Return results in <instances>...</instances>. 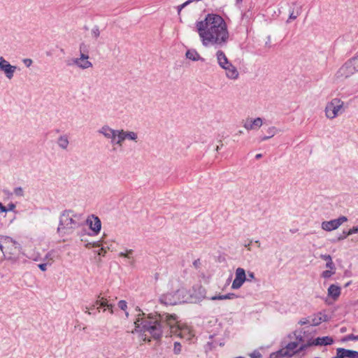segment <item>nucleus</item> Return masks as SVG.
Wrapping results in <instances>:
<instances>
[{
    "label": "nucleus",
    "instance_id": "nucleus-19",
    "mask_svg": "<svg viewBox=\"0 0 358 358\" xmlns=\"http://www.w3.org/2000/svg\"><path fill=\"white\" fill-rule=\"evenodd\" d=\"M176 299H178V303H191L190 291L185 288L178 289L176 292Z\"/></svg>",
    "mask_w": 358,
    "mask_h": 358
},
{
    "label": "nucleus",
    "instance_id": "nucleus-7",
    "mask_svg": "<svg viewBox=\"0 0 358 358\" xmlns=\"http://www.w3.org/2000/svg\"><path fill=\"white\" fill-rule=\"evenodd\" d=\"M116 138V145L118 147H122L125 140L136 142L138 139V134L137 133L132 131L117 129Z\"/></svg>",
    "mask_w": 358,
    "mask_h": 358
},
{
    "label": "nucleus",
    "instance_id": "nucleus-13",
    "mask_svg": "<svg viewBox=\"0 0 358 358\" xmlns=\"http://www.w3.org/2000/svg\"><path fill=\"white\" fill-rule=\"evenodd\" d=\"M247 280L246 273L244 268L238 267L235 271V279L234 280L231 288L233 289H239Z\"/></svg>",
    "mask_w": 358,
    "mask_h": 358
},
{
    "label": "nucleus",
    "instance_id": "nucleus-39",
    "mask_svg": "<svg viewBox=\"0 0 358 358\" xmlns=\"http://www.w3.org/2000/svg\"><path fill=\"white\" fill-rule=\"evenodd\" d=\"M119 308L122 310H126L127 308V303L124 300H121L118 302Z\"/></svg>",
    "mask_w": 358,
    "mask_h": 358
},
{
    "label": "nucleus",
    "instance_id": "nucleus-33",
    "mask_svg": "<svg viewBox=\"0 0 358 358\" xmlns=\"http://www.w3.org/2000/svg\"><path fill=\"white\" fill-rule=\"evenodd\" d=\"M182 351V345L179 342H175L173 345V352L175 355H179Z\"/></svg>",
    "mask_w": 358,
    "mask_h": 358
},
{
    "label": "nucleus",
    "instance_id": "nucleus-27",
    "mask_svg": "<svg viewBox=\"0 0 358 358\" xmlns=\"http://www.w3.org/2000/svg\"><path fill=\"white\" fill-rule=\"evenodd\" d=\"M327 320V316L322 313H319L317 316H315L310 323L311 326H317L322 323L324 321Z\"/></svg>",
    "mask_w": 358,
    "mask_h": 358
},
{
    "label": "nucleus",
    "instance_id": "nucleus-14",
    "mask_svg": "<svg viewBox=\"0 0 358 358\" xmlns=\"http://www.w3.org/2000/svg\"><path fill=\"white\" fill-rule=\"evenodd\" d=\"M307 345L310 347L312 345H331L334 340L330 336L317 337L316 338H307Z\"/></svg>",
    "mask_w": 358,
    "mask_h": 358
},
{
    "label": "nucleus",
    "instance_id": "nucleus-41",
    "mask_svg": "<svg viewBox=\"0 0 358 358\" xmlns=\"http://www.w3.org/2000/svg\"><path fill=\"white\" fill-rule=\"evenodd\" d=\"M22 62L25 65V66H27V67L31 66V64H33L32 59H31L29 58L23 59H22Z\"/></svg>",
    "mask_w": 358,
    "mask_h": 358
},
{
    "label": "nucleus",
    "instance_id": "nucleus-62",
    "mask_svg": "<svg viewBox=\"0 0 358 358\" xmlns=\"http://www.w3.org/2000/svg\"><path fill=\"white\" fill-rule=\"evenodd\" d=\"M34 261H38V257H36V258H34Z\"/></svg>",
    "mask_w": 358,
    "mask_h": 358
},
{
    "label": "nucleus",
    "instance_id": "nucleus-6",
    "mask_svg": "<svg viewBox=\"0 0 358 358\" xmlns=\"http://www.w3.org/2000/svg\"><path fill=\"white\" fill-rule=\"evenodd\" d=\"M358 71V55L347 61L336 72L335 76L338 80L348 78Z\"/></svg>",
    "mask_w": 358,
    "mask_h": 358
},
{
    "label": "nucleus",
    "instance_id": "nucleus-25",
    "mask_svg": "<svg viewBox=\"0 0 358 358\" xmlns=\"http://www.w3.org/2000/svg\"><path fill=\"white\" fill-rule=\"evenodd\" d=\"M341 294V287L336 285H331L328 288V295L336 299Z\"/></svg>",
    "mask_w": 358,
    "mask_h": 358
},
{
    "label": "nucleus",
    "instance_id": "nucleus-42",
    "mask_svg": "<svg viewBox=\"0 0 358 358\" xmlns=\"http://www.w3.org/2000/svg\"><path fill=\"white\" fill-rule=\"evenodd\" d=\"M353 234H358V226L353 227L352 229L347 231V235H352Z\"/></svg>",
    "mask_w": 358,
    "mask_h": 358
},
{
    "label": "nucleus",
    "instance_id": "nucleus-49",
    "mask_svg": "<svg viewBox=\"0 0 358 358\" xmlns=\"http://www.w3.org/2000/svg\"><path fill=\"white\" fill-rule=\"evenodd\" d=\"M106 251L104 248H101L97 251V254L100 256H105Z\"/></svg>",
    "mask_w": 358,
    "mask_h": 358
},
{
    "label": "nucleus",
    "instance_id": "nucleus-55",
    "mask_svg": "<svg viewBox=\"0 0 358 358\" xmlns=\"http://www.w3.org/2000/svg\"><path fill=\"white\" fill-rule=\"evenodd\" d=\"M84 311L85 313L88 314V315H91V313L89 311V308L87 307H85L84 308Z\"/></svg>",
    "mask_w": 358,
    "mask_h": 358
},
{
    "label": "nucleus",
    "instance_id": "nucleus-51",
    "mask_svg": "<svg viewBox=\"0 0 358 358\" xmlns=\"http://www.w3.org/2000/svg\"><path fill=\"white\" fill-rule=\"evenodd\" d=\"M311 322H309L307 319H302L299 322V324L301 325L306 324H310Z\"/></svg>",
    "mask_w": 358,
    "mask_h": 358
},
{
    "label": "nucleus",
    "instance_id": "nucleus-10",
    "mask_svg": "<svg viewBox=\"0 0 358 358\" xmlns=\"http://www.w3.org/2000/svg\"><path fill=\"white\" fill-rule=\"evenodd\" d=\"M347 220L348 218L345 216H341L337 219L322 222L321 227L324 231H331L338 229L342 224L347 222Z\"/></svg>",
    "mask_w": 358,
    "mask_h": 358
},
{
    "label": "nucleus",
    "instance_id": "nucleus-37",
    "mask_svg": "<svg viewBox=\"0 0 358 358\" xmlns=\"http://www.w3.org/2000/svg\"><path fill=\"white\" fill-rule=\"evenodd\" d=\"M16 206L15 203H9L8 204V206L6 207L5 206V210H0L1 213H7L8 211H13L15 208Z\"/></svg>",
    "mask_w": 358,
    "mask_h": 358
},
{
    "label": "nucleus",
    "instance_id": "nucleus-40",
    "mask_svg": "<svg viewBox=\"0 0 358 358\" xmlns=\"http://www.w3.org/2000/svg\"><path fill=\"white\" fill-rule=\"evenodd\" d=\"M238 296L234 293H228L227 294H224V300L226 299H236Z\"/></svg>",
    "mask_w": 358,
    "mask_h": 358
},
{
    "label": "nucleus",
    "instance_id": "nucleus-18",
    "mask_svg": "<svg viewBox=\"0 0 358 358\" xmlns=\"http://www.w3.org/2000/svg\"><path fill=\"white\" fill-rule=\"evenodd\" d=\"M159 302L166 306H174L178 303V299H176V292H169L164 294H162L159 297Z\"/></svg>",
    "mask_w": 358,
    "mask_h": 358
},
{
    "label": "nucleus",
    "instance_id": "nucleus-28",
    "mask_svg": "<svg viewBox=\"0 0 358 358\" xmlns=\"http://www.w3.org/2000/svg\"><path fill=\"white\" fill-rule=\"evenodd\" d=\"M55 257V252L54 250L49 251L45 256L43 260L48 263L49 265H51L54 262V259Z\"/></svg>",
    "mask_w": 358,
    "mask_h": 358
},
{
    "label": "nucleus",
    "instance_id": "nucleus-11",
    "mask_svg": "<svg viewBox=\"0 0 358 358\" xmlns=\"http://www.w3.org/2000/svg\"><path fill=\"white\" fill-rule=\"evenodd\" d=\"M190 291L191 303H197L206 297V289L201 285H195Z\"/></svg>",
    "mask_w": 358,
    "mask_h": 358
},
{
    "label": "nucleus",
    "instance_id": "nucleus-4",
    "mask_svg": "<svg viewBox=\"0 0 358 358\" xmlns=\"http://www.w3.org/2000/svg\"><path fill=\"white\" fill-rule=\"evenodd\" d=\"M295 336L298 341L289 342L285 348L276 352L277 357H292L294 355L307 349V340L301 335V331H296Z\"/></svg>",
    "mask_w": 358,
    "mask_h": 358
},
{
    "label": "nucleus",
    "instance_id": "nucleus-46",
    "mask_svg": "<svg viewBox=\"0 0 358 358\" xmlns=\"http://www.w3.org/2000/svg\"><path fill=\"white\" fill-rule=\"evenodd\" d=\"M248 278L246 281H251L252 280L255 279V273L251 271L248 272Z\"/></svg>",
    "mask_w": 358,
    "mask_h": 358
},
{
    "label": "nucleus",
    "instance_id": "nucleus-61",
    "mask_svg": "<svg viewBox=\"0 0 358 358\" xmlns=\"http://www.w3.org/2000/svg\"><path fill=\"white\" fill-rule=\"evenodd\" d=\"M235 358H245V357H242V356H239V357H235Z\"/></svg>",
    "mask_w": 358,
    "mask_h": 358
},
{
    "label": "nucleus",
    "instance_id": "nucleus-45",
    "mask_svg": "<svg viewBox=\"0 0 358 358\" xmlns=\"http://www.w3.org/2000/svg\"><path fill=\"white\" fill-rule=\"evenodd\" d=\"M48 265V263H43L38 265V268L43 271H45L47 270V266Z\"/></svg>",
    "mask_w": 358,
    "mask_h": 358
},
{
    "label": "nucleus",
    "instance_id": "nucleus-63",
    "mask_svg": "<svg viewBox=\"0 0 358 358\" xmlns=\"http://www.w3.org/2000/svg\"><path fill=\"white\" fill-rule=\"evenodd\" d=\"M220 149V147L217 145L216 150H218Z\"/></svg>",
    "mask_w": 358,
    "mask_h": 358
},
{
    "label": "nucleus",
    "instance_id": "nucleus-60",
    "mask_svg": "<svg viewBox=\"0 0 358 358\" xmlns=\"http://www.w3.org/2000/svg\"><path fill=\"white\" fill-rule=\"evenodd\" d=\"M125 315H126L127 317H129V313L128 312H125Z\"/></svg>",
    "mask_w": 358,
    "mask_h": 358
},
{
    "label": "nucleus",
    "instance_id": "nucleus-9",
    "mask_svg": "<svg viewBox=\"0 0 358 358\" xmlns=\"http://www.w3.org/2000/svg\"><path fill=\"white\" fill-rule=\"evenodd\" d=\"M97 132L102 135L107 140H109L110 142V144L115 147L116 145V138H117V129H114L109 127L108 125H103L102 126Z\"/></svg>",
    "mask_w": 358,
    "mask_h": 358
},
{
    "label": "nucleus",
    "instance_id": "nucleus-21",
    "mask_svg": "<svg viewBox=\"0 0 358 358\" xmlns=\"http://www.w3.org/2000/svg\"><path fill=\"white\" fill-rule=\"evenodd\" d=\"M96 303H99V307H98V309L103 308V311L108 309L110 314H113L114 305L109 303L107 299L99 296L97 300L96 301Z\"/></svg>",
    "mask_w": 358,
    "mask_h": 358
},
{
    "label": "nucleus",
    "instance_id": "nucleus-36",
    "mask_svg": "<svg viewBox=\"0 0 358 358\" xmlns=\"http://www.w3.org/2000/svg\"><path fill=\"white\" fill-rule=\"evenodd\" d=\"M14 194L19 197L24 196V190L21 187H17L13 189Z\"/></svg>",
    "mask_w": 358,
    "mask_h": 358
},
{
    "label": "nucleus",
    "instance_id": "nucleus-15",
    "mask_svg": "<svg viewBox=\"0 0 358 358\" xmlns=\"http://www.w3.org/2000/svg\"><path fill=\"white\" fill-rule=\"evenodd\" d=\"M85 222L94 235H96L100 232L101 229V222L97 216L91 215L87 217Z\"/></svg>",
    "mask_w": 358,
    "mask_h": 358
},
{
    "label": "nucleus",
    "instance_id": "nucleus-8",
    "mask_svg": "<svg viewBox=\"0 0 358 358\" xmlns=\"http://www.w3.org/2000/svg\"><path fill=\"white\" fill-rule=\"evenodd\" d=\"M17 69L16 66L11 65L5 58L0 57V72H2L8 80L13 78Z\"/></svg>",
    "mask_w": 358,
    "mask_h": 358
},
{
    "label": "nucleus",
    "instance_id": "nucleus-43",
    "mask_svg": "<svg viewBox=\"0 0 358 358\" xmlns=\"http://www.w3.org/2000/svg\"><path fill=\"white\" fill-rule=\"evenodd\" d=\"M210 300H224V295L218 294L208 298Z\"/></svg>",
    "mask_w": 358,
    "mask_h": 358
},
{
    "label": "nucleus",
    "instance_id": "nucleus-52",
    "mask_svg": "<svg viewBox=\"0 0 358 358\" xmlns=\"http://www.w3.org/2000/svg\"><path fill=\"white\" fill-rule=\"evenodd\" d=\"M1 242H2L1 235H0V250L3 252V254H4V252H3L4 248H3V245L1 244ZM3 257L6 258L5 255H3Z\"/></svg>",
    "mask_w": 358,
    "mask_h": 358
},
{
    "label": "nucleus",
    "instance_id": "nucleus-23",
    "mask_svg": "<svg viewBox=\"0 0 358 358\" xmlns=\"http://www.w3.org/2000/svg\"><path fill=\"white\" fill-rule=\"evenodd\" d=\"M215 57L217 59V62L220 67L222 69L224 68L227 64L230 63L228 58L227 57L225 53L221 50H218L215 53Z\"/></svg>",
    "mask_w": 358,
    "mask_h": 358
},
{
    "label": "nucleus",
    "instance_id": "nucleus-20",
    "mask_svg": "<svg viewBox=\"0 0 358 358\" xmlns=\"http://www.w3.org/2000/svg\"><path fill=\"white\" fill-rule=\"evenodd\" d=\"M333 358H358V352L344 348H338Z\"/></svg>",
    "mask_w": 358,
    "mask_h": 358
},
{
    "label": "nucleus",
    "instance_id": "nucleus-12",
    "mask_svg": "<svg viewBox=\"0 0 358 358\" xmlns=\"http://www.w3.org/2000/svg\"><path fill=\"white\" fill-rule=\"evenodd\" d=\"M320 257L323 260H328V262L326 263V267L329 268V270L324 271L321 276L324 279L329 278L336 272V267L332 258L329 255H320Z\"/></svg>",
    "mask_w": 358,
    "mask_h": 358
},
{
    "label": "nucleus",
    "instance_id": "nucleus-5",
    "mask_svg": "<svg viewBox=\"0 0 358 358\" xmlns=\"http://www.w3.org/2000/svg\"><path fill=\"white\" fill-rule=\"evenodd\" d=\"M345 103L339 98H334L326 105L324 113L327 118L334 120L345 111Z\"/></svg>",
    "mask_w": 358,
    "mask_h": 358
},
{
    "label": "nucleus",
    "instance_id": "nucleus-30",
    "mask_svg": "<svg viewBox=\"0 0 358 358\" xmlns=\"http://www.w3.org/2000/svg\"><path fill=\"white\" fill-rule=\"evenodd\" d=\"M1 239H2V242H3L5 243H11L15 245H19L17 242L10 236L1 235ZM15 248H17V246H15Z\"/></svg>",
    "mask_w": 358,
    "mask_h": 358
},
{
    "label": "nucleus",
    "instance_id": "nucleus-53",
    "mask_svg": "<svg viewBox=\"0 0 358 358\" xmlns=\"http://www.w3.org/2000/svg\"><path fill=\"white\" fill-rule=\"evenodd\" d=\"M92 245V247H94V248H99L101 246L100 241L94 242Z\"/></svg>",
    "mask_w": 358,
    "mask_h": 358
},
{
    "label": "nucleus",
    "instance_id": "nucleus-31",
    "mask_svg": "<svg viewBox=\"0 0 358 358\" xmlns=\"http://www.w3.org/2000/svg\"><path fill=\"white\" fill-rule=\"evenodd\" d=\"M80 55H88V45L85 43H81L79 45Z\"/></svg>",
    "mask_w": 358,
    "mask_h": 358
},
{
    "label": "nucleus",
    "instance_id": "nucleus-59",
    "mask_svg": "<svg viewBox=\"0 0 358 358\" xmlns=\"http://www.w3.org/2000/svg\"><path fill=\"white\" fill-rule=\"evenodd\" d=\"M96 306L99 307V303H96V302H95L94 304L93 305V307H95Z\"/></svg>",
    "mask_w": 358,
    "mask_h": 358
},
{
    "label": "nucleus",
    "instance_id": "nucleus-29",
    "mask_svg": "<svg viewBox=\"0 0 358 358\" xmlns=\"http://www.w3.org/2000/svg\"><path fill=\"white\" fill-rule=\"evenodd\" d=\"M134 253V250L131 249L126 250L124 252H120L118 254V256L120 257H124L128 259H132L133 257L132 255Z\"/></svg>",
    "mask_w": 358,
    "mask_h": 358
},
{
    "label": "nucleus",
    "instance_id": "nucleus-1",
    "mask_svg": "<svg viewBox=\"0 0 358 358\" xmlns=\"http://www.w3.org/2000/svg\"><path fill=\"white\" fill-rule=\"evenodd\" d=\"M137 310L140 313L134 322L135 329L131 333H139L140 337L145 342H150L148 334L155 340H159L164 333L184 337L183 332L189 331L187 329L180 327L175 314L146 315L140 309Z\"/></svg>",
    "mask_w": 358,
    "mask_h": 358
},
{
    "label": "nucleus",
    "instance_id": "nucleus-2",
    "mask_svg": "<svg viewBox=\"0 0 358 358\" xmlns=\"http://www.w3.org/2000/svg\"><path fill=\"white\" fill-rule=\"evenodd\" d=\"M195 25L204 47L220 49L227 45L229 38L228 27L220 15L208 13L203 20L197 21Z\"/></svg>",
    "mask_w": 358,
    "mask_h": 358
},
{
    "label": "nucleus",
    "instance_id": "nucleus-48",
    "mask_svg": "<svg viewBox=\"0 0 358 358\" xmlns=\"http://www.w3.org/2000/svg\"><path fill=\"white\" fill-rule=\"evenodd\" d=\"M349 235H347V231H343V234L338 238V241L346 238Z\"/></svg>",
    "mask_w": 358,
    "mask_h": 358
},
{
    "label": "nucleus",
    "instance_id": "nucleus-32",
    "mask_svg": "<svg viewBox=\"0 0 358 358\" xmlns=\"http://www.w3.org/2000/svg\"><path fill=\"white\" fill-rule=\"evenodd\" d=\"M301 14V8H297L296 11L290 12L289 20H295Z\"/></svg>",
    "mask_w": 358,
    "mask_h": 358
},
{
    "label": "nucleus",
    "instance_id": "nucleus-16",
    "mask_svg": "<svg viewBox=\"0 0 358 358\" xmlns=\"http://www.w3.org/2000/svg\"><path fill=\"white\" fill-rule=\"evenodd\" d=\"M89 55H80L79 57L73 59V64L84 70L92 67V63L88 60Z\"/></svg>",
    "mask_w": 358,
    "mask_h": 358
},
{
    "label": "nucleus",
    "instance_id": "nucleus-47",
    "mask_svg": "<svg viewBox=\"0 0 358 358\" xmlns=\"http://www.w3.org/2000/svg\"><path fill=\"white\" fill-rule=\"evenodd\" d=\"M252 242H253L252 240H250L248 243L244 244L245 248H246L248 251L252 250L251 245H252Z\"/></svg>",
    "mask_w": 358,
    "mask_h": 358
},
{
    "label": "nucleus",
    "instance_id": "nucleus-3",
    "mask_svg": "<svg viewBox=\"0 0 358 358\" xmlns=\"http://www.w3.org/2000/svg\"><path fill=\"white\" fill-rule=\"evenodd\" d=\"M84 222L82 214L72 210H65L60 215L57 232L61 235L71 234Z\"/></svg>",
    "mask_w": 358,
    "mask_h": 358
},
{
    "label": "nucleus",
    "instance_id": "nucleus-35",
    "mask_svg": "<svg viewBox=\"0 0 358 358\" xmlns=\"http://www.w3.org/2000/svg\"><path fill=\"white\" fill-rule=\"evenodd\" d=\"M278 132V129L275 127H271L268 128L267 129V134L268 136H270V138L273 137L274 135H275Z\"/></svg>",
    "mask_w": 358,
    "mask_h": 358
},
{
    "label": "nucleus",
    "instance_id": "nucleus-54",
    "mask_svg": "<svg viewBox=\"0 0 358 358\" xmlns=\"http://www.w3.org/2000/svg\"><path fill=\"white\" fill-rule=\"evenodd\" d=\"M268 138H270V136H264L261 137L260 141H264L268 140Z\"/></svg>",
    "mask_w": 358,
    "mask_h": 358
},
{
    "label": "nucleus",
    "instance_id": "nucleus-22",
    "mask_svg": "<svg viewBox=\"0 0 358 358\" xmlns=\"http://www.w3.org/2000/svg\"><path fill=\"white\" fill-rule=\"evenodd\" d=\"M223 69L225 70L226 76L229 79L236 80L238 78V76H239L238 71L236 67H235L231 62L229 64H227L226 66H224V68H223Z\"/></svg>",
    "mask_w": 358,
    "mask_h": 358
},
{
    "label": "nucleus",
    "instance_id": "nucleus-58",
    "mask_svg": "<svg viewBox=\"0 0 358 358\" xmlns=\"http://www.w3.org/2000/svg\"><path fill=\"white\" fill-rule=\"evenodd\" d=\"M5 206L0 202V210H4Z\"/></svg>",
    "mask_w": 358,
    "mask_h": 358
},
{
    "label": "nucleus",
    "instance_id": "nucleus-24",
    "mask_svg": "<svg viewBox=\"0 0 358 358\" xmlns=\"http://www.w3.org/2000/svg\"><path fill=\"white\" fill-rule=\"evenodd\" d=\"M185 56L187 59L194 61H201L203 62L204 59L200 56V55L198 53V52L194 49H189L187 50L186 52Z\"/></svg>",
    "mask_w": 358,
    "mask_h": 358
},
{
    "label": "nucleus",
    "instance_id": "nucleus-57",
    "mask_svg": "<svg viewBox=\"0 0 358 358\" xmlns=\"http://www.w3.org/2000/svg\"><path fill=\"white\" fill-rule=\"evenodd\" d=\"M255 243L257 245V246L258 248H259V247H260V242H259V240H256V241H255Z\"/></svg>",
    "mask_w": 358,
    "mask_h": 358
},
{
    "label": "nucleus",
    "instance_id": "nucleus-44",
    "mask_svg": "<svg viewBox=\"0 0 358 358\" xmlns=\"http://www.w3.org/2000/svg\"><path fill=\"white\" fill-rule=\"evenodd\" d=\"M250 358H261L262 355L258 351H254L250 355Z\"/></svg>",
    "mask_w": 358,
    "mask_h": 358
},
{
    "label": "nucleus",
    "instance_id": "nucleus-26",
    "mask_svg": "<svg viewBox=\"0 0 358 358\" xmlns=\"http://www.w3.org/2000/svg\"><path fill=\"white\" fill-rule=\"evenodd\" d=\"M57 145L58 146L62 149V150H66L69 144V141L68 138V136L66 135H62L60 136L57 139Z\"/></svg>",
    "mask_w": 358,
    "mask_h": 358
},
{
    "label": "nucleus",
    "instance_id": "nucleus-34",
    "mask_svg": "<svg viewBox=\"0 0 358 358\" xmlns=\"http://www.w3.org/2000/svg\"><path fill=\"white\" fill-rule=\"evenodd\" d=\"M91 34L94 38H97L100 36V31L97 26H95L92 29Z\"/></svg>",
    "mask_w": 358,
    "mask_h": 358
},
{
    "label": "nucleus",
    "instance_id": "nucleus-50",
    "mask_svg": "<svg viewBox=\"0 0 358 358\" xmlns=\"http://www.w3.org/2000/svg\"><path fill=\"white\" fill-rule=\"evenodd\" d=\"M200 264H201V262H200V259H199L194 260L193 262V265L196 268H198L199 267Z\"/></svg>",
    "mask_w": 358,
    "mask_h": 358
},
{
    "label": "nucleus",
    "instance_id": "nucleus-38",
    "mask_svg": "<svg viewBox=\"0 0 358 358\" xmlns=\"http://www.w3.org/2000/svg\"><path fill=\"white\" fill-rule=\"evenodd\" d=\"M343 341H358V335L349 334L346 336L343 339Z\"/></svg>",
    "mask_w": 358,
    "mask_h": 358
},
{
    "label": "nucleus",
    "instance_id": "nucleus-17",
    "mask_svg": "<svg viewBox=\"0 0 358 358\" xmlns=\"http://www.w3.org/2000/svg\"><path fill=\"white\" fill-rule=\"evenodd\" d=\"M263 124V120L261 117L255 119L248 118L243 122V127L247 130H255L259 129Z\"/></svg>",
    "mask_w": 358,
    "mask_h": 358
},
{
    "label": "nucleus",
    "instance_id": "nucleus-56",
    "mask_svg": "<svg viewBox=\"0 0 358 358\" xmlns=\"http://www.w3.org/2000/svg\"><path fill=\"white\" fill-rule=\"evenodd\" d=\"M262 154H257V155H255V158H256L257 159H259L262 158Z\"/></svg>",
    "mask_w": 358,
    "mask_h": 358
}]
</instances>
